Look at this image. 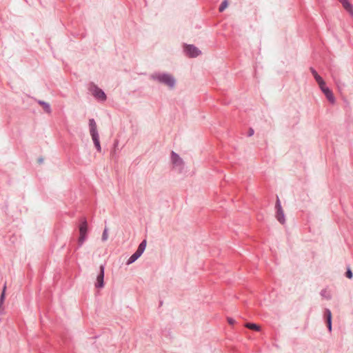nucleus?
Here are the masks:
<instances>
[{"mask_svg": "<svg viewBox=\"0 0 353 353\" xmlns=\"http://www.w3.org/2000/svg\"><path fill=\"white\" fill-rule=\"evenodd\" d=\"M90 132L94 145L99 152H101V148L99 143V137L97 132V123L93 119L89 120Z\"/></svg>", "mask_w": 353, "mask_h": 353, "instance_id": "1", "label": "nucleus"}, {"mask_svg": "<svg viewBox=\"0 0 353 353\" xmlns=\"http://www.w3.org/2000/svg\"><path fill=\"white\" fill-rule=\"evenodd\" d=\"M154 78L157 79L160 83H162L170 88H172L175 85L174 78L168 74H157Z\"/></svg>", "mask_w": 353, "mask_h": 353, "instance_id": "2", "label": "nucleus"}, {"mask_svg": "<svg viewBox=\"0 0 353 353\" xmlns=\"http://www.w3.org/2000/svg\"><path fill=\"white\" fill-rule=\"evenodd\" d=\"M88 232V223L85 219H83L79 225V237L78 242L81 245L86 239Z\"/></svg>", "mask_w": 353, "mask_h": 353, "instance_id": "3", "label": "nucleus"}, {"mask_svg": "<svg viewBox=\"0 0 353 353\" xmlns=\"http://www.w3.org/2000/svg\"><path fill=\"white\" fill-rule=\"evenodd\" d=\"M276 208L277 210L276 215V219L281 224H283L285 221V215L283 210H282L280 201L279 199H277L276 203Z\"/></svg>", "mask_w": 353, "mask_h": 353, "instance_id": "4", "label": "nucleus"}, {"mask_svg": "<svg viewBox=\"0 0 353 353\" xmlns=\"http://www.w3.org/2000/svg\"><path fill=\"white\" fill-rule=\"evenodd\" d=\"M320 88L322 90V92L324 93V94L325 95L327 99L331 103L334 104L335 101H336V99L333 94V92L327 87L325 86V84H324L323 85L320 87Z\"/></svg>", "mask_w": 353, "mask_h": 353, "instance_id": "5", "label": "nucleus"}, {"mask_svg": "<svg viewBox=\"0 0 353 353\" xmlns=\"http://www.w3.org/2000/svg\"><path fill=\"white\" fill-rule=\"evenodd\" d=\"M185 52L190 57H196L200 54L201 51L195 46L188 45L185 47Z\"/></svg>", "mask_w": 353, "mask_h": 353, "instance_id": "6", "label": "nucleus"}, {"mask_svg": "<svg viewBox=\"0 0 353 353\" xmlns=\"http://www.w3.org/2000/svg\"><path fill=\"white\" fill-rule=\"evenodd\" d=\"M103 278H104V267L103 265H101L99 273L97 276V282L95 283L96 288H101L103 287V285H104Z\"/></svg>", "mask_w": 353, "mask_h": 353, "instance_id": "7", "label": "nucleus"}, {"mask_svg": "<svg viewBox=\"0 0 353 353\" xmlns=\"http://www.w3.org/2000/svg\"><path fill=\"white\" fill-rule=\"evenodd\" d=\"M343 6L344 9L353 17V6L349 2L348 0H338Z\"/></svg>", "mask_w": 353, "mask_h": 353, "instance_id": "8", "label": "nucleus"}, {"mask_svg": "<svg viewBox=\"0 0 353 353\" xmlns=\"http://www.w3.org/2000/svg\"><path fill=\"white\" fill-rule=\"evenodd\" d=\"M92 94L95 97L103 101L106 98L105 93L97 87L93 89Z\"/></svg>", "mask_w": 353, "mask_h": 353, "instance_id": "9", "label": "nucleus"}, {"mask_svg": "<svg viewBox=\"0 0 353 353\" xmlns=\"http://www.w3.org/2000/svg\"><path fill=\"white\" fill-rule=\"evenodd\" d=\"M311 72H312V74L314 75V77L315 78L316 81H317L319 87H321L322 85L325 84L323 79L321 78V76H319L318 74V73L316 72V70H314L313 68H311Z\"/></svg>", "mask_w": 353, "mask_h": 353, "instance_id": "10", "label": "nucleus"}, {"mask_svg": "<svg viewBox=\"0 0 353 353\" xmlns=\"http://www.w3.org/2000/svg\"><path fill=\"white\" fill-rule=\"evenodd\" d=\"M172 160L173 163L176 165H181L182 163V160L179 156L173 152L172 153Z\"/></svg>", "mask_w": 353, "mask_h": 353, "instance_id": "11", "label": "nucleus"}, {"mask_svg": "<svg viewBox=\"0 0 353 353\" xmlns=\"http://www.w3.org/2000/svg\"><path fill=\"white\" fill-rule=\"evenodd\" d=\"M245 326L248 329L255 330V331H260V330H261L260 326L255 323H248L245 325Z\"/></svg>", "mask_w": 353, "mask_h": 353, "instance_id": "12", "label": "nucleus"}, {"mask_svg": "<svg viewBox=\"0 0 353 353\" xmlns=\"http://www.w3.org/2000/svg\"><path fill=\"white\" fill-rule=\"evenodd\" d=\"M140 256H138L136 252H134L128 260L127 265H130L134 263L137 259H138Z\"/></svg>", "mask_w": 353, "mask_h": 353, "instance_id": "13", "label": "nucleus"}, {"mask_svg": "<svg viewBox=\"0 0 353 353\" xmlns=\"http://www.w3.org/2000/svg\"><path fill=\"white\" fill-rule=\"evenodd\" d=\"M228 2L227 0H225L221 4V6L219 7V11L223 12L228 7Z\"/></svg>", "mask_w": 353, "mask_h": 353, "instance_id": "14", "label": "nucleus"}, {"mask_svg": "<svg viewBox=\"0 0 353 353\" xmlns=\"http://www.w3.org/2000/svg\"><path fill=\"white\" fill-rule=\"evenodd\" d=\"M6 290V286L5 285L3 287V292H2V294H1V299H0V306L2 305V303H3V301H4Z\"/></svg>", "mask_w": 353, "mask_h": 353, "instance_id": "15", "label": "nucleus"}, {"mask_svg": "<svg viewBox=\"0 0 353 353\" xmlns=\"http://www.w3.org/2000/svg\"><path fill=\"white\" fill-rule=\"evenodd\" d=\"M108 238V230L105 228L102 234V240L103 241H106Z\"/></svg>", "mask_w": 353, "mask_h": 353, "instance_id": "16", "label": "nucleus"}, {"mask_svg": "<svg viewBox=\"0 0 353 353\" xmlns=\"http://www.w3.org/2000/svg\"><path fill=\"white\" fill-rule=\"evenodd\" d=\"M321 295L325 296L326 299H330L331 297L330 292H327L326 290H324L321 292Z\"/></svg>", "mask_w": 353, "mask_h": 353, "instance_id": "17", "label": "nucleus"}, {"mask_svg": "<svg viewBox=\"0 0 353 353\" xmlns=\"http://www.w3.org/2000/svg\"><path fill=\"white\" fill-rule=\"evenodd\" d=\"M145 247H146V241L144 240L141 242V243L139 245L138 248L144 251L145 249Z\"/></svg>", "mask_w": 353, "mask_h": 353, "instance_id": "18", "label": "nucleus"}, {"mask_svg": "<svg viewBox=\"0 0 353 353\" xmlns=\"http://www.w3.org/2000/svg\"><path fill=\"white\" fill-rule=\"evenodd\" d=\"M43 107V109L47 112H50V105L48 104V103H41Z\"/></svg>", "mask_w": 353, "mask_h": 353, "instance_id": "19", "label": "nucleus"}, {"mask_svg": "<svg viewBox=\"0 0 353 353\" xmlns=\"http://www.w3.org/2000/svg\"><path fill=\"white\" fill-rule=\"evenodd\" d=\"M325 316L327 317V320H332V314H331V312L330 310H325Z\"/></svg>", "mask_w": 353, "mask_h": 353, "instance_id": "20", "label": "nucleus"}, {"mask_svg": "<svg viewBox=\"0 0 353 353\" xmlns=\"http://www.w3.org/2000/svg\"><path fill=\"white\" fill-rule=\"evenodd\" d=\"M346 276L348 278V279H352V276H353V274H352V272L350 270H347V271L346 272Z\"/></svg>", "mask_w": 353, "mask_h": 353, "instance_id": "21", "label": "nucleus"}, {"mask_svg": "<svg viewBox=\"0 0 353 353\" xmlns=\"http://www.w3.org/2000/svg\"><path fill=\"white\" fill-rule=\"evenodd\" d=\"M228 322L230 325H234L235 323V320L233 319L232 318L228 317Z\"/></svg>", "mask_w": 353, "mask_h": 353, "instance_id": "22", "label": "nucleus"}, {"mask_svg": "<svg viewBox=\"0 0 353 353\" xmlns=\"http://www.w3.org/2000/svg\"><path fill=\"white\" fill-rule=\"evenodd\" d=\"M143 252L144 251H143L142 250L138 248L135 252L138 256H141Z\"/></svg>", "mask_w": 353, "mask_h": 353, "instance_id": "23", "label": "nucleus"}, {"mask_svg": "<svg viewBox=\"0 0 353 353\" xmlns=\"http://www.w3.org/2000/svg\"><path fill=\"white\" fill-rule=\"evenodd\" d=\"M327 327L330 331L332 330V320H327Z\"/></svg>", "mask_w": 353, "mask_h": 353, "instance_id": "24", "label": "nucleus"}, {"mask_svg": "<svg viewBox=\"0 0 353 353\" xmlns=\"http://www.w3.org/2000/svg\"><path fill=\"white\" fill-rule=\"evenodd\" d=\"M253 133H254V130L252 129H250V132H249V135L252 136L253 134Z\"/></svg>", "mask_w": 353, "mask_h": 353, "instance_id": "25", "label": "nucleus"}]
</instances>
